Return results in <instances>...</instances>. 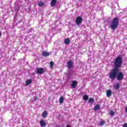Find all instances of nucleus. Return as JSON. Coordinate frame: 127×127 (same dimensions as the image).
I'll use <instances>...</instances> for the list:
<instances>
[{
  "label": "nucleus",
  "instance_id": "nucleus-6",
  "mask_svg": "<svg viewBox=\"0 0 127 127\" xmlns=\"http://www.w3.org/2000/svg\"><path fill=\"white\" fill-rule=\"evenodd\" d=\"M67 65V68H68V69H71V68H72V67L73 66V61L71 60L68 61Z\"/></svg>",
  "mask_w": 127,
  "mask_h": 127
},
{
  "label": "nucleus",
  "instance_id": "nucleus-3",
  "mask_svg": "<svg viewBox=\"0 0 127 127\" xmlns=\"http://www.w3.org/2000/svg\"><path fill=\"white\" fill-rule=\"evenodd\" d=\"M117 79L118 81H122L124 79V73L122 72H119L117 74Z\"/></svg>",
  "mask_w": 127,
  "mask_h": 127
},
{
  "label": "nucleus",
  "instance_id": "nucleus-27",
  "mask_svg": "<svg viewBox=\"0 0 127 127\" xmlns=\"http://www.w3.org/2000/svg\"><path fill=\"white\" fill-rule=\"evenodd\" d=\"M66 127H71V126H66Z\"/></svg>",
  "mask_w": 127,
  "mask_h": 127
},
{
  "label": "nucleus",
  "instance_id": "nucleus-20",
  "mask_svg": "<svg viewBox=\"0 0 127 127\" xmlns=\"http://www.w3.org/2000/svg\"><path fill=\"white\" fill-rule=\"evenodd\" d=\"M50 67L51 68V69H53L54 66V62H53L52 61L50 62Z\"/></svg>",
  "mask_w": 127,
  "mask_h": 127
},
{
  "label": "nucleus",
  "instance_id": "nucleus-4",
  "mask_svg": "<svg viewBox=\"0 0 127 127\" xmlns=\"http://www.w3.org/2000/svg\"><path fill=\"white\" fill-rule=\"evenodd\" d=\"M82 21H83V19L82 18V17L78 16L75 20V23L76 25H80L81 23H82Z\"/></svg>",
  "mask_w": 127,
  "mask_h": 127
},
{
  "label": "nucleus",
  "instance_id": "nucleus-8",
  "mask_svg": "<svg viewBox=\"0 0 127 127\" xmlns=\"http://www.w3.org/2000/svg\"><path fill=\"white\" fill-rule=\"evenodd\" d=\"M77 84H78V82L76 80H74L72 81L71 83V87L73 89H75L76 88V86H77Z\"/></svg>",
  "mask_w": 127,
  "mask_h": 127
},
{
  "label": "nucleus",
  "instance_id": "nucleus-22",
  "mask_svg": "<svg viewBox=\"0 0 127 127\" xmlns=\"http://www.w3.org/2000/svg\"><path fill=\"white\" fill-rule=\"evenodd\" d=\"M114 87L116 90H118V89H120V83H117L116 86H115Z\"/></svg>",
  "mask_w": 127,
  "mask_h": 127
},
{
  "label": "nucleus",
  "instance_id": "nucleus-23",
  "mask_svg": "<svg viewBox=\"0 0 127 127\" xmlns=\"http://www.w3.org/2000/svg\"><path fill=\"white\" fill-rule=\"evenodd\" d=\"M109 114H110V116H111V117H114V116L115 115V112H114V111L111 110L110 111Z\"/></svg>",
  "mask_w": 127,
  "mask_h": 127
},
{
  "label": "nucleus",
  "instance_id": "nucleus-10",
  "mask_svg": "<svg viewBox=\"0 0 127 127\" xmlns=\"http://www.w3.org/2000/svg\"><path fill=\"white\" fill-rule=\"evenodd\" d=\"M40 125L42 127H46V122H45L44 120H41L40 122Z\"/></svg>",
  "mask_w": 127,
  "mask_h": 127
},
{
  "label": "nucleus",
  "instance_id": "nucleus-15",
  "mask_svg": "<svg viewBox=\"0 0 127 127\" xmlns=\"http://www.w3.org/2000/svg\"><path fill=\"white\" fill-rule=\"evenodd\" d=\"M38 6H40V7H42V6H44V2L42 1H40L38 3Z\"/></svg>",
  "mask_w": 127,
  "mask_h": 127
},
{
  "label": "nucleus",
  "instance_id": "nucleus-12",
  "mask_svg": "<svg viewBox=\"0 0 127 127\" xmlns=\"http://www.w3.org/2000/svg\"><path fill=\"white\" fill-rule=\"evenodd\" d=\"M56 2H57V0H52V1L51 2V6H52V7L55 6Z\"/></svg>",
  "mask_w": 127,
  "mask_h": 127
},
{
  "label": "nucleus",
  "instance_id": "nucleus-17",
  "mask_svg": "<svg viewBox=\"0 0 127 127\" xmlns=\"http://www.w3.org/2000/svg\"><path fill=\"white\" fill-rule=\"evenodd\" d=\"M88 103H89L90 104H94V103H95V100H94V98H90L88 99Z\"/></svg>",
  "mask_w": 127,
  "mask_h": 127
},
{
  "label": "nucleus",
  "instance_id": "nucleus-18",
  "mask_svg": "<svg viewBox=\"0 0 127 127\" xmlns=\"http://www.w3.org/2000/svg\"><path fill=\"white\" fill-rule=\"evenodd\" d=\"M63 102H64V97H63V96H61L59 99L60 104H62Z\"/></svg>",
  "mask_w": 127,
  "mask_h": 127
},
{
  "label": "nucleus",
  "instance_id": "nucleus-7",
  "mask_svg": "<svg viewBox=\"0 0 127 127\" xmlns=\"http://www.w3.org/2000/svg\"><path fill=\"white\" fill-rule=\"evenodd\" d=\"M112 90H111V89H109L106 92V96L108 98H110V97H111L112 96Z\"/></svg>",
  "mask_w": 127,
  "mask_h": 127
},
{
  "label": "nucleus",
  "instance_id": "nucleus-21",
  "mask_svg": "<svg viewBox=\"0 0 127 127\" xmlns=\"http://www.w3.org/2000/svg\"><path fill=\"white\" fill-rule=\"evenodd\" d=\"M83 99L84 100V101H88V100H89V96H88L87 95H85L83 96Z\"/></svg>",
  "mask_w": 127,
  "mask_h": 127
},
{
  "label": "nucleus",
  "instance_id": "nucleus-1",
  "mask_svg": "<svg viewBox=\"0 0 127 127\" xmlns=\"http://www.w3.org/2000/svg\"><path fill=\"white\" fill-rule=\"evenodd\" d=\"M122 65H123V59L120 56H118L114 61L115 68L111 69L109 74V77L111 80H115L117 79L118 74L121 72L120 68L122 67Z\"/></svg>",
  "mask_w": 127,
  "mask_h": 127
},
{
  "label": "nucleus",
  "instance_id": "nucleus-25",
  "mask_svg": "<svg viewBox=\"0 0 127 127\" xmlns=\"http://www.w3.org/2000/svg\"><path fill=\"white\" fill-rule=\"evenodd\" d=\"M33 98L34 101H36V100H37V96H34Z\"/></svg>",
  "mask_w": 127,
  "mask_h": 127
},
{
  "label": "nucleus",
  "instance_id": "nucleus-9",
  "mask_svg": "<svg viewBox=\"0 0 127 127\" xmlns=\"http://www.w3.org/2000/svg\"><path fill=\"white\" fill-rule=\"evenodd\" d=\"M48 115V113H47V111H45L43 112L42 114V117L43 119H46V118H47Z\"/></svg>",
  "mask_w": 127,
  "mask_h": 127
},
{
  "label": "nucleus",
  "instance_id": "nucleus-11",
  "mask_svg": "<svg viewBox=\"0 0 127 127\" xmlns=\"http://www.w3.org/2000/svg\"><path fill=\"white\" fill-rule=\"evenodd\" d=\"M50 55V53L48 52L45 51L42 53V56L44 57H47V56H49Z\"/></svg>",
  "mask_w": 127,
  "mask_h": 127
},
{
  "label": "nucleus",
  "instance_id": "nucleus-16",
  "mask_svg": "<svg viewBox=\"0 0 127 127\" xmlns=\"http://www.w3.org/2000/svg\"><path fill=\"white\" fill-rule=\"evenodd\" d=\"M32 83V80L31 79H29L26 81V86H28V85H30V83Z\"/></svg>",
  "mask_w": 127,
  "mask_h": 127
},
{
  "label": "nucleus",
  "instance_id": "nucleus-13",
  "mask_svg": "<svg viewBox=\"0 0 127 127\" xmlns=\"http://www.w3.org/2000/svg\"><path fill=\"white\" fill-rule=\"evenodd\" d=\"M64 44L66 45H69L70 44V39L69 38H66L64 40Z\"/></svg>",
  "mask_w": 127,
  "mask_h": 127
},
{
  "label": "nucleus",
  "instance_id": "nucleus-5",
  "mask_svg": "<svg viewBox=\"0 0 127 127\" xmlns=\"http://www.w3.org/2000/svg\"><path fill=\"white\" fill-rule=\"evenodd\" d=\"M37 74H39L40 75H41L44 73V69L39 67L37 69L36 71Z\"/></svg>",
  "mask_w": 127,
  "mask_h": 127
},
{
  "label": "nucleus",
  "instance_id": "nucleus-2",
  "mask_svg": "<svg viewBox=\"0 0 127 127\" xmlns=\"http://www.w3.org/2000/svg\"><path fill=\"white\" fill-rule=\"evenodd\" d=\"M119 25V18L115 17L113 18L112 21V24L111 25V27L112 30H116V28L118 27Z\"/></svg>",
  "mask_w": 127,
  "mask_h": 127
},
{
  "label": "nucleus",
  "instance_id": "nucleus-14",
  "mask_svg": "<svg viewBox=\"0 0 127 127\" xmlns=\"http://www.w3.org/2000/svg\"><path fill=\"white\" fill-rule=\"evenodd\" d=\"M100 109H101V107L98 104H97L94 106V111L96 112V111H98V110H100Z\"/></svg>",
  "mask_w": 127,
  "mask_h": 127
},
{
  "label": "nucleus",
  "instance_id": "nucleus-26",
  "mask_svg": "<svg viewBox=\"0 0 127 127\" xmlns=\"http://www.w3.org/2000/svg\"><path fill=\"white\" fill-rule=\"evenodd\" d=\"M0 37H1V33L0 32Z\"/></svg>",
  "mask_w": 127,
  "mask_h": 127
},
{
  "label": "nucleus",
  "instance_id": "nucleus-24",
  "mask_svg": "<svg viewBox=\"0 0 127 127\" xmlns=\"http://www.w3.org/2000/svg\"><path fill=\"white\" fill-rule=\"evenodd\" d=\"M123 127H127V123H125L124 124Z\"/></svg>",
  "mask_w": 127,
  "mask_h": 127
},
{
  "label": "nucleus",
  "instance_id": "nucleus-19",
  "mask_svg": "<svg viewBox=\"0 0 127 127\" xmlns=\"http://www.w3.org/2000/svg\"><path fill=\"white\" fill-rule=\"evenodd\" d=\"M105 121H102L98 124V126H100V127H103L104 125H105Z\"/></svg>",
  "mask_w": 127,
  "mask_h": 127
}]
</instances>
